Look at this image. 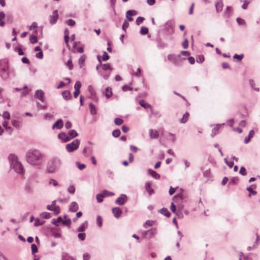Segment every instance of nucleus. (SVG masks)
Here are the masks:
<instances>
[{"instance_id":"1","label":"nucleus","mask_w":260,"mask_h":260,"mask_svg":"<svg viewBox=\"0 0 260 260\" xmlns=\"http://www.w3.org/2000/svg\"><path fill=\"white\" fill-rule=\"evenodd\" d=\"M43 154L37 149H30L26 153L27 162L34 166H40L43 161Z\"/></svg>"},{"instance_id":"2","label":"nucleus","mask_w":260,"mask_h":260,"mask_svg":"<svg viewBox=\"0 0 260 260\" xmlns=\"http://www.w3.org/2000/svg\"><path fill=\"white\" fill-rule=\"evenodd\" d=\"M98 59L99 63L96 66V69L98 71L99 74L102 76L104 79L107 80L111 74V71L112 68L109 63H102L101 57L98 56Z\"/></svg>"},{"instance_id":"3","label":"nucleus","mask_w":260,"mask_h":260,"mask_svg":"<svg viewBox=\"0 0 260 260\" xmlns=\"http://www.w3.org/2000/svg\"><path fill=\"white\" fill-rule=\"evenodd\" d=\"M9 159L11 168L15 170L18 174H24V169L21 163L18 161V157L14 154H10L9 156Z\"/></svg>"},{"instance_id":"4","label":"nucleus","mask_w":260,"mask_h":260,"mask_svg":"<svg viewBox=\"0 0 260 260\" xmlns=\"http://www.w3.org/2000/svg\"><path fill=\"white\" fill-rule=\"evenodd\" d=\"M0 74L4 78H8L10 75H15L13 69H10L8 61L6 59L0 60Z\"/></svg>"},{"instance_id":"5","label":"nucleus","mask_w":260,"mask_h":260,"mask_svg":"<svg viewBox=\"0 0 260 260\" xmlns=\"http://www.w3.org/2000/svg\"><path fill=\"white\" fill-rule=\"evenodd\" d=\"M61 161L60 158L55 157L50 160L47 166V171L48 173H53L56 172L61 166Z\"/></svg>"},{"instance_id":"6","label":"nucleus","mask_w":260,"mask_h":260,"mask_svg":"<svg viewBox=\"0 0 260 260\" xmlns=\"http://www.w3.org/2000/svg\"><path fill=\"white\" fill-rule=\"evenodd\" d=\"M180 54L176 56L174 54H169L167 56L168 59L172 62L176 66H179L181 64L182 61L185 60V58H180Z\"/></svg>"},{"instance_id":"7","label":"nucleus","mask_w":260,"mask_h":260,"mask_svg":"<svg viewBox=\"0 0 260 260\" xmlns=\"http://www.w3.org/2000/svg\"><path fill=\"white\" fill-rule=\"evenodd\" d=\"M80 145V141L78 139L74 140L72 142L66 145V150L70 153L78 149Z\"/></svg>"},{"instance_id":"8","label":"nucleus","mask_w":260,"mask_h":260,"mask_svg":"<svg viewBox=\"0 0 260 260\" xmlns=\"http://www.w3.org/2000/svg\"><path fill=\"white\" fill-rule=\"evenodd\" d=\"M56 202L55 200L53 201L51 205H47V209L48 210L53 211L55 215H57L60 213V208L56 205Z\"/></svg>"},{"instance_id":"9","label":"nucleus","mask_w":260,"mask_h":260,"mask_svg":"<svg viewBox=\"0 0 260 260\" xmlns=\"http://www.w3.org/2000/svg\"><path fill=\"white\" fill-rule=\"evenodd\" d=\"M36 99H37L43 103H45V98L44 96V92L42 90H37L34 95Z\"/></svg>"},{"instance_id":"10","label":"nucleus","mask_w":260,"mask_h":260,"mask_svg":"<svg viewBox=\"0 0 260 260\" xmlns=\"http://www.w3.org/2000/svg\"><path fill=\"white\" fill-rule=\"evenodd\" d=\"M165 29L168 34H172L174 31L173 23L171 20H169L165 24Z\"/></svg>"},{"instance_id":"11","label":"nucleus","mask_w":260,"mask_h":260,"mask_svg":"<svg viewBox=\"0 0 260 260\" xmlns=\"http://www.w3.org/2000/svg\"><path fill=\"white\" fill-rule=\"evenodd\" d=\"M58 18V11L57 10H54L52 14L50 16V23L51 24H54Z\"/></svg>"},{"instance_id":"12","label":"nucleus","mask_w":260,"mask_h":260,"mask_svg":"<svg viewBox=\"0 0 260 260\" xmlns=\"http://www.w3.org/2000/svg\"><path fill=\"white\" fill-rule=\"evenodd\" d=\"M127 199V197L125 194H122L121 196L118 198L116 201L115 203L118 205H122L124 204Z\"/></svg>"},{"instance_id":"13","label":"nucleus","mask_w":260,"mask_h":260,"mask_svg":"<svg viewBox=\"0 0 260 260\" xmlns=\"http://www.w3.org/2000/svg\"><path fill=\"white\" fill-rule=\"evenodd\" d=\"M216 11L217 13H220L222 11L223 4L222 0H216L215 4Z\"/></svg>"},{"instance_id":"14","label":"nucleus","mask_w":260,"mask_h":260,"mask_svg":"<svg viewBox=\"0 0 260 260\" xmlns=\"http://www.w3.org/2000/svg\"><path fill=\"white\" fill-rule=\"evenodd\" d=\"M58 139H60L63 142H67L70 141L69 136L64 132H61L58 135Z\"/></svg>"},{"instance_id":"15","label":"nucleus","mask_w":260,"mask_h":260,"mask_svg":"<svg viewBox=\"0 0 260 260\" xmlns=\"http://www.w3.org/2000/svg\"><path fill=\"white\" fill-rule=\"evenodd\" d=\"M63 126V121L61 119L57 120L52 125V129L57 128L58 129H61Z\"/></svg>"},{"instance_id":"16","label":"nucleus","mask_w":260,"mask_h":260,"mask_svg":"<svg viewBox=\"0 0 260 260\" xmlns=\"http://www.w3.org/2000/svg\"><path fill=\"white\" fill-rule=\"evenodd\" d=\"M112 213L116 218H118L122 213L121 210L119 207H115L112 209Z\"/></svg>"},{"instance_id":"17","label":"nucleus","mask_w":260,"mask_h":260,"mask_svg":"<svg viewBox=\"0 0 260 260\" xmlns=\"http://www.w3.org/2000/svg\"><path fill=\"white\" fill-rule=\"evenodd\" d=\"M136 15V12L135 10H128L126 12V18L129 21H133V18L132 16Z\"/></svg>"},{"instance_id":"18","label":"nucleus","mask_w":260,"mask_h":260,"mask_svg":"<svg viewBox=\"0 0 260 260\" xmlns=\"http://www.w3.org/2000/svg\"><path fill=\"white\" fill-rule=\"evenodd\" d=\"M150 137L151 139H157L159 137L158 131L151 129L149 132Z\"/></svg>"},{"instance_id":"19","label":"nucleus","mask_w":260,"mask_h":260,"mask_svg":"<svg viewBox=\"0 0 260 260\" xmlns=\"http://www.w3.org/2000/svg\"><path fill=\"white\" fill-rule=\"evenodd\" d=\"M139 103L140 105L145 109L150 108L151 113L153 112V109L151 106L148 103H146L144 100H141Z\"/></svg>"},{"instance_id":"20","label":"nucleus","mask_w":260,"mask_h":260,"mask_svg":"<svg viewBox=\"0 0 260 260\" xmlns=\"http://www.w3.org/2000/svg\"><path fill=\"white\" fill-rule=\"evenodd\" d=\"M148 172L149 174H150L154 179H160V175L159 174H158L156 171H155L153 170H151V169H149Z\"/></svg>"},{"instance_id":"21","label":"nucleus","mask_w":260,"mask_h":260,"mask_svg":"<svg viewBox=\"0 0 260 260\" xmlns=\"http://www.w3.org/2000/svg\"><path fill=\"white\" fill-rule=\"evenodd\" d=\"M78 205L75 202H73L71 203L70 206V211L73 212H75L78 210Z\"/></svg>"},{"instance_id":"22","label":"nucleus","mask_w":260,"mask_h":260,"mask_svg":"<svg viewBox=\"0 0 260 260\" xmlns=\"http://www.w3.org/2000/svg\"><path fill=\"white\" fill-rule=\"evenodd\" d=\"M148 237L149 238L155 237V236L157 234V231L156 228H151V229L148 230Z\"/></svg>"},{"instance_id":"23","label":"nucleus","mask_w":260,"mask_h":260,"mask_svg":"<svg viewBox=\"0 0 260 260\" xmlns=\"http://www.w3.org/2000/svg\"><path fill=\"white\" fill-rule=\"evenodd\" d=\"M145 188L146 191L148 192L150 195L154 193V190L151 187V183L146 182L145 184Z\"/></svg>"},{"instance_id":"24","label":"nucleus","mask_w":260,"mask_h":260,"mask_svg":"<svg viewBox=\"0 0 260 260\" xmlns=\"http://www.w3.org/2000/svg\"><path fill=\"white\" fill-rule=\"evenodd\" d=\"M68 136H69V138H70V140L78 136V133L74 129H71L69 131L68 134Z\"/></svg>"},{"instance_id":"25","label":"nucleus","mask_w":260,"mask_h":260,"mask_svg":"<svg viewBox=\"0 0 260 260\" xmlns=\"http://www.w3.org/2000/svg\"><path fill=\"white\" fill-rule=\"evenodd\" d=\"M224 124V123L216 124V126L212 129V134L211 135V137H214L218 132L219 126Z\"/></svg>"},{"instance_id":"26","label":"nucleus","mask_w":260,"mask_h":260,"mask_svg":"<svg viewBox=\"0 0 260 260\" xmlns=\"http://www.w3.org/2000/svg\"><path fill=\"white\" fill-rule=\"evenodd\" d=\"M62 95L63 98L66 100H69L72 97L70 92L68 90L63 91L62 92Z\"/></svg>"},{"instance_id":"27","label":"nucleus","mask_w":260,"mask_h":260,"mask_svg":"<svg viewBox=\"0 0 260 260\" xmlns=\"http://www.w3.org/2000/svg\"><path fill=\"white\" fill-rule=\"evenodd\" d=\"M105 95L107 99L110 98L112 95V88L110 87H107L105 89Z\"/></svg>"},{"instance_id":"28","label":"nucleus","mask_w":260,"mask_h":260,"mask_svg":"<svg viewBox=\"0 0 260 260\" xmlns=\"http://www.w3.org/2000/svg\"><path fill=\"white\" fill-rule=\"evenodd\" d=\"M159 212L165 215L166 216L169 217L171 216V213L169 212L168 210L167 209V208H163L162 209H161L160 210H159Z\"/></svg>"},{"instance_id":"29","label":"nucleus","mask_w":260,"mask_h":260,"mask_svg":"<svg viewBox=\"0 0 260 260\" xmlns=\"http://www.w3.org/2000/svg\"><path fill=\"white\" fill-rule=\"evenodd\" d=\"M232 11V8L231 6H227L224 12L225 16L228 18L230 17L231 15Z\"/></svg>"},{"instance_id":"30","label":"nucleus","mask_w":260,"mask_h":260,"mask_svg":"<svg viewBox=\"0 0 260 260\" xmlns=\"http://www.w3.org/2000/svg\"><path fill=\"white\" fill-rule=\"evenodd\" d=\"M89 107L90 109V112L91 114L93 115H95L96 113V111L94 105L92 103H90L89 104Z\"/></svg>"},{"instance_id":"31","label":"nucleus","mask_w":260,"mask_h":260,"mask_svg":"<svg viewBox=\"0 0 260 260\" xmlns=\"http://www.w3.org/2000/svg\"><path fill=\"white\" fill-rule=\"evenodd\" d=\"M189 114L188 112H186L183 116L182 118L180 119V122L182 123H185L188 119Z\"/></svg>"},{"instance_id":"32","label":"nucleus","mask_w":260,"mask_h":260,"mask_svg":"<svg viewBox=\"0 0 260 260\" xmlns=\"http://www.w3.org/2000/svg\"><path fill=\"white\" fill-rule=\"evenodd\" d=\"M5 17V14L4 12H0V26H4L5 24V22L4 21V19Z\"/></svg>"},{"instance_id":"33","label":"nucleus","mask_w":260,"mask_h":260,"mask_svg":"<svg viewBox=\"0 0 260 260\" xmlns=\"http://www.w3.org/2000/svg\"><path fill=\"white\" fill-rule=\"evenodd\" d=\"M62 260H74L73 257L70 256L68 253L66 252H63L62 254Z\"/></svg>"},{"instance_id":"34","label":"nucleus","mask_w":260,"mask_h":260,"mask_svg":"<svg viewBox=\"0 0 260 260\" xmlns=\"http://www.w3.org/2000/svg\"><path fill=\"white\" fill-rule=\"evenodd\" d=\"M62 219L61 217L59 216L56 219H53L52 220V223L56 226H58L60 223H62Z\"/></svg>"},{"instance_id":"35","label":"nucleus","mask_w":260,"mask_h":260,"mask_svg":"<svg viewBox=\"0 0 260 260\" xmlns=\"http://www.w3.org/2000/svg\"><path fill=\"white\" fill-rule=\"evenodd\" d=\"M86 56L85 55H82L78 60V64L80 66V68H81L82 65L84 64Z\"/></svg>"},{"instance_id":"36","label":"nucleus","mask_w":260,"mask_h":260,"mask_svg":"<svg viewBox=\"0 0 260 260\" xmlns=\"http://www.w3.org/2000/svg\"><path fill=\"white\" fill-rule=\"evenodd\" d=\"M44 222V221L41 220L39 218H37L35 219L34 225L36 226H40L43 225Z\"/></svg>"},{"instance_id":"37","label":"nucleus","mask_w":260,"mask_h":260,"mask_svg":"<svg viewBox=\"0 0 260 260\" xmlns=\"http://www.w3.org/2000/svg\"><path fill=\"white\" fill-rule=\"evenodd\" d=\"M249 84H250L251 87L252 89H253L254 90H255L256 91H259V88H255L254 87L255 83V82H254V80L253 79H250L249 80Z\"/></svg>"},{"instance_id":"38","label":"nucleus","mask_w":260,"mask_h":260,"mask_svg":"<svg viewBox=\"0 0 260 260\" xmlns=\"http://www.w3.org/2000/svg\"><path fill=\"white\" fill-rule=\"evenodd\" d=\"M102 194L103 196L105 197H109V196H112L114 193L111 192H109V191L107 190H104L103 191H102Z\"/></svg>"},{"instance_id":"39","label":"nucleus","mask_w":260,"mask_h":260,"mask_svg":"<svg viewBox=\"0 0 260 260\" xmlns=\"http://www.w3.org/2000/svg\"><path fill=\"white\" fill-rule=\"evenodd\" d=\"M40 216L44 218L49 219L51 217V214L50 213L44 212L41 213Z\"/></svg>"},{"instance_id":"40","label":"nucleus","mask_w":260,"mask_h":260,"mask_svg":"<svg viewBox=\"0 0 260 260\" xmlns=\"http://www.w3.org/2000/svg\"><path fill=\"white\" fill-rule=\"evenodd\" d=\"M29 40L32 44H35L38 42V38L36 36L34 35L30 36Z\"/></svg>"},{"instance_id":"41","label":"nucleus","mask_w":260,"mask_h":260,"mask_svg":"<svg viewBox=\"0 0 260 260\" xmlns=\"http://www.w3.org/2000/svg\"><path fill=\"white\" fill-rule=\"evenodd\" d=\"M37 106L38 108L39 109H41V110L46 109L47 107L46 103H45L43 105V104H41L39 102H37Z\"/></svg>"},{"instance_id":"42","label":"nucleus","mask_w":260,"mask_h":260,"mask_svg":"<svg viewBox=\"0 0 260 260\" xmlns=\"http://www.w3.org/2000/svg\"><path fill=\"white\" fill-rule=\"evenodd\" d=\"M120 131L119 129H115L112 132V136L114 137L117 138L120 135Z\"/></svg>"},{"instance_id":"43","label":"nucleus","mask_w":260,"mask_h":260,"mask_svg":"<svg viewBox=\"0 0 260 260\" xmlns=\"http://www.w3.org/2000/svg\"><path fill=\"white\" fill-rule=\"evenodd\" d=\"M52 235L54 237V238H60L61 236V234L60 232H58V231H53L52 232Z\"/></svg>"},{"instance_id":"44","label":"nucleus","mask_w":260,"mask_h":260,"mask_svg":"<svg viewBox=\"0 0 260 260\" xmlns=\"http://www.w3.org/2000/svg\"><path fill=\"white\" fill-rule=\"evenodd\" d=\"M123 122V120L120 118H116L114 119V123L117 125H120L122 124Z\"/></svg>"},{"instance_id":"45","label":"nucleus","mask_w":260,"mask_h":260,"mask_svg":"<svg viewBox=\"0 0 260 260\" xmlns=\"http://www.w3.org/2000/svg\"><path fill=\"white\" fill-rule=\"evenodd\" d=\"M76 166L78 168V169L80 170H82L85 168L86 166L85 164H80L79 162L77 161L76 162Z\"/></svg>"},{"instance_id":"46","label":"nucleus","mask_w":260,"mask_h":260,"mask_svg":"<svg viewBox=\"0 0 260 260\" xmlns=\"http://www.w3.org/2000/svg\"><path fill=\"white\" fill-rule=\"evenodd\" d=\"M31 253L32 254H34L35 253H36L38 252L37 246L35 244H31Z\"/></svg>"},{"instance_id":"47","label":"nucleus","mask_w":260,"mask_h":260,"mask_svg":"<svg viewBox=\"0 0 260 260\" xmlns=\"http://www.w3.org/2000/svg\"><path fill=\"white\" fill-rule=\"evenodd\" d=\"M67 66L68 67L69 69L71 70L73 68V64L72 63V59L70 58L68 60V62L67 63Z\"/></svg>"},{"instance_id":"48","label":"nucleus","mask_w":260,"mask_h":260,"mask_svg":"<svg viewBox=\"0 0 260 260\" xmlns=\"http://www.w3.org/2000/svg\"><path fill=\"white\" fill-rule=\"evenodd\" d=\"M62 223L63 225H66L68 226L69 228L70 227L71 224V220L70 219H68L66 220H62Z\"/></svg>"},{"instance_id":"49","label":"nucleus","mask_w":260,"mask_h":260,"mask_svg":"<svg viewBox=\"0 0 260 260\" xmlns=\"http://www.w3.org/2000/svg\"><path fill=\"white\" fill-rule=\"evenodd\" d=\"M153 223V221L152 220H147L143 224V226L145 228H147V226H152Z\"/></svg>"},{"instance_id":"50","label":"nucleus","mask_w":260,"mask_h":260,"mask_svg":"<svg viewBox=\"0 0 260 260\" xmlns=\"http://www.w3.org/2000/svg\"><path fill=\"white\" fill-rule=\"evenodd\" d=\"M145 20V18L142 17H138L136 19V23L137 25H139Z\"/></svg>"},{"instance_id":"51","label":"nucleus","mask_w":260,"mask_h":260,"mask_svg":"<svg viewBox=\"0 0 260 260\" xmlns=\"http://www.w3.org/2000/svg\"><path fill=\"white\" fill-rule=\"evenodd\" d=\"M81 87V83L80 81H77L74 85V88L75 90H80Z\"/></svg>"},{"instance_id":"52","label":"nucleus","mask_w":260,"mask_h":260,"mask_svg":"<svg viewBox=\"0 0 260 260\" xmlns=\"http://www.w3.org/2000/svg\"><path fill=\"white\" fill-rule=\"evenodd\" d=\"M96 197L98 203H101L103 201V198H104L102 193L96 194Z\"/></svg>"},{"instance_id":"53","label":"nucleus","mask_w":260,"mask_h":260,"mask_svg":"<svg viewBox=\"0 0 260 260\" xmlns=\"http://www.w3.org/2000/svg\"><path fill=\"white\" fill-rule=\"evenodd\" d=\"M8 121H4L3 122L2 125L6 128V129L10 130V131H12V129L11 127L8 126Z\"/></svg>"},{"instance_id":"54","label":"nucleus","mask_w":260,"mask_h":260,"mask_svg":"<svg viewBox=\"0 0 260 260\" xmlns=\"http://www.w3.org/2000/svg\"><path fill=\"white\" fill-rule=\"evenodd\" d=\"M3 117L4 118L6 119H10V114L8 111H5L3 114Z\"/></svg>"},{"instance_id":"55","label":"nucleus","mask_w":260,"mask_h":260,"mask_svg":"<svg viewBox=\"0 0 260 260\" xmlns=\"http://www.w3.org/2000/svg\"><path fill=\"white\" fill-rule=\"evenodd\" d=\"M244 57V55L243 54H235L233 56V58H235V59H238V60H241Z\"/></svg>"},{"instance_id":"56","label":"nucleus","mask_w":260,"mask_h":260,"mask_svg":"<svg viewBox=\"0 0 260 260\" xmlns=\"http://www.w3.org/2000/svg\"><path fill=\"white\" fill-rule=\"evenodd\" d=\"M96 222L99 226L101 227L102 225V218L101 216H98L96 218Z\"/></svg>"},{"instance_id":"57","label":"nucleus","mask_w":260,"mask_h":260,"mask_svg":"<svg viewBox=\"0 0 260 260\" xmlns=\"http://www.w3.org/2000/svg\"><path fill=\"white\" fill-rule=\"evenodd\" d=\"M140 32L142 35H146L148 32V28L142 27L141 28Z\"/></svg>"},{"instance_id":"58","label":"nucleus","mask_w":260,"mask_h":260,"mask_svg":"<svg viewBox=\"0 0 260 260\" xmlns=\"http://www.w3.org/2000/svg\"><path fill=\"white\" fill-rule=\"evenodd\" d=\"M224 161L225 163L230 168H232L234 166V162L233 161H229L227 159V158H225L224 159Z\"/></svg>"},{"instance_id":"59","label":"nucleus","mask_w":260,"mask_h":260,"mask_svg":"<svg viewBox=\"0 0 260 260\" xmlns=\"http://www.w3.org/2000/svg\"><path fill=\"white\" fill-rule=\"evenodd\" d=\"M236 20H237V22L238 23V24L245 25V21L243 19H241V18H239V17L237 18L236 19Z\"/></svg>"},{"instance_id":"60","label":"nucleus","mask_w":260,"mask_h":260,"mask_svg":"<svg viewBox=\"0 0 260 260\" xmlns=\"http://www.w3.org/2000/svg\"><path fill=\"white\" fill-rule=\"evenodd\" d=\"M66 23L70 26H74L75 24V21L72 19H68L66 21Z\"/></svg>"},{"instance_id":"61","label":"nucleus","mask_w":260,"mask_h":260,"mask_svg":"<svg viewBox=\"0 0 260 260\" xmlns=\"http://www.w3.org/2000/svg\"><path fill=\"white\" fill-rule=\"evenodd\" d=\"M109 58V55H108V53L106 51H105L103 54L102 59L103 60H107Z\"/></svg>"},{"instance_id":"62","label":"nucleus","mask_w":260,"mask_h":260,"mask_svg":"<svg viewBox=\"0 0 260 260\" xmlns=\"http://www.w3.org/2000/svg\"><path fill=\"white\" fill-rule=\"evenodd\" d=\"M49 184H53L54 186H56L58 185V183L57 181L53 179H50L49 181Z\"/></svg>"},{"instance_id":"63","label":"nucleus","mask_w":260,"mask_h":260,"mask_svg":"<svg viewBox=\"0 0 260 260\" xmlns=\"http://www.w3.org/2000/svg\"><path fill=\"white\" fill-rule=\"evenodd\" d=\"M68 190L69 193L73 194L75 191V188L73 185H71L69 187Z\"/></svg>"},{"instance_id":"64","label":"nucleus","mask_w":260,"mask_h":260,"mask_svg":"<svg viewBox=\"0 0 260 260\" xmlns=\"http://www.w3.org/2000/svg\"><path fill=\"white\" fill-rule=\"evenodd\" d=\"M239 173L242 175H245L246 174V169L244 167L240 168Z\"/></svg>"}]
</instances>
